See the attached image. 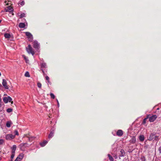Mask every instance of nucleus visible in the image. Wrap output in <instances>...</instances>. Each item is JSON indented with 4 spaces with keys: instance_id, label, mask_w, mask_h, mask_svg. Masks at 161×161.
<instances>
[{
    "instance_id": "nucleus-39",
    "label": "nucleus",
    "mask_w": 161,
    "mask_h": 161,
    "mask_svg": "<svg viewBox=\"0 0 161 161\" xmlns=\"http://www.w3.org/2000/svg\"><path fill=\"white\" fill-rule=\"evenodd\" d=\"M146 119H147V118L144 119L143 121H144Z\"/></svg>"
},
{
    "instance_id": "nucleus-14",
    "label": "nucleus",
    "mask_w": 161,
    "mask_h": 161,
    "mask_svg": "<svg viewBox=\"0 0 161 161\" xmlns=\"http://www.w3.org/2000/svg\"><path fill=\"white\" fill-rule=\"evenodd\" d=\"M19 26L21 28H25V23H20L19 24Z\"/></svg>"
},
{
    "instance_id": "nucleus-11",
    "label": "nucleus",
    "mask_w": 161,
    "mask_h": 161,
    "mask_svg": "<svg viewBox=\"0 0 161 161\" xmlns=\"http://www.w3.org/2000/svg\"><path fill=\"white\" fill-rule=\"evenodd\" d=\"M6 12H12L13 11L14 9L12 7L10 6H8L5 9Z\"/></svg>"
},
{
    "instance_id": "nucleus-6",
    "label": "nucleus",
    "mask_w": 161,
    "mask_h": 161,
    "mask_svg": "<svg viewBox=\"0 0 161 161\" xmlns=\"http://www.w3.org/2000/svg\"><path fill=\"white\" fill-rule=\"evenodd\" d=\"M15 136L11 134H7L5 136V138L7 140H10L14 139Z\"/></svg>"
},
{
    "instance_id": "nucleus-12",
    "label": "nucleus",
    "mask_w": 161,
    "mask_h": 161,
    "mask_svg": "<svg viewBox=\"0 0 161 161\" xmlns=\"http://www.w3.org/2000/svg\"><path fill=\"white\" fill-rule=\"evenodd\" d=\"M116 134L118 136H121L123 135V132L122 130H119L117 131Z\"/></svg>"
},
{
    "instance_id": "nucleus-13",
    "label": "nucleus",
    "mask_w": 161,
    "mask_h": 161,
    "mask_svg": "<svg viewBox=\"0 0 161 161\" xmlns=\"http://www.w3.org/2000/svg\"><path fill=\"white\" fill-rule=\"evenodd\" d=\"M136 141V139L135 137L132 136L131 137V139L130 140L129 142L131 143L134 144Z\"/></svg>"
},
{
    "instance_id": "nucleus-21",
    "label": "nucleus",
    "mask_w": 161,
    "mask_h": 161,
    "mask_svg": "<svg viewBox=\"0 0 161 161\" xmlns=\"http://www.w3.org/2000/svg\"><path fill=\"white\" fill-rule=\"evenodd\" d=\"M25 3V2L24 1L20 0V1L19 3H18V4L19 5L20 4L21 5V6H23L24 5Z\"/></svg>"
},
{
    "instance_id": "nucleus-28",
    "label": "nucleus",
    "mask_w": 161,
    "mask_h": 161,
    "mask_svg": "<svg viewBox=\"0 0 161 161\" xmlns=\"http://www.w3.org/2000/svg\"><path fill=\"white\" fill-rule=\"evenodd\" d=\"M13 111V109H12L11 108H8L7 110V112L8 113H10V112H12Z\"/></svg>"
},
{
    "instance_id": "nucleus-23",
    "label": "nucleus",
    "mask_w": 161,
    "mask_h": 161,
    "mask_svg": "<svg viewBox=\"0 0 161 161\" xmlns=\"http://www.w3.org/2000/svg\"><path fill=\"white\" fill-rule=\"evenodd\" d=\"M108 156L110 161H114L113 158L110 154H108Z\"/></svg>"
},
{
    "instance_id": "nucleus-42",
    "label": "nucleus",
    "mask_w": 161,
    "mask_h": 161,
    "mask_svg": "<svg viewBox=\"0 0 161 161\" xmlns=\"http://www.w3.org/2000/svg\"><path fill=\"white\" fill-rule=\"evenodd\" d=\"M42 72H44V71H43V70H42Z\"/></svg>"
},
{
    "instance_id": "nucleus-20",
    "label": "nucleus",
    "mask_w": 161,
    "mask_h": 161,
    "mask_svg": "<svg viewBox=\"0 0 161 161\" xmlns=\"http://www.w3.org/2000/svg\"><path fill=\"white\" fill-rule=\"evenodd\" d=\"M24 155L23 153H21L17 157L21 160L23 158Z\"/></svg>"
},
{
    "instance_id": "nucleus-16",
    "label": "nucleus",
    "mask_w": 161,
    "mask_h": 161,
    "mask_svg": "<svg viewBox=\"0 0 161 161\" xmlns=\"http://www.w3.org/2000/svg\"><path fill=\"white\" fill-rule=\"evenodd\" d=\"M145 139L144 136L143 135H141L139 136V139L141 142H143L144 141Z\"/></svg>"
},
{
    "instance_id": "nucleus-1",
    "label": "nucleus",
    "mask_w": 161,
    "mask_h": 161,
    "mask_svg": "<svg viewBox=\"0 0 161 161\" xmlns=\"http://www.w3.org/2000/svg\"><path fill=\"white\" fill-rule=\"evenodd\" d=\"M26 49L27 52L29 53H31L32 55H34L35 54V52L30 45H28V47L26 48Z\"/></svg>"
},
{
    "instance_id": "nucleus-32",
    "label": "nucleus",
    "mask_w": 161,
    "mask_h": 161,
    "mask_svg": "<svg viewBox=\"0 0 161 161\" xmlns=\"http://www.w3.org/2000/svg\"><path fill=\"white\" fill-rule=\"evenodd\" d=\"M15 135L18 136L19 135V133L18 131L17 130H14V131Z\"/></svg>"
},
{
    "instance_id": "nucleus-5",
    "label": "nucleus",
    "mask_w": 161,
    "mask_h": 161,
    "mask_svg": "<svg viewBox=\"0 0 161 161\" xmlns=\"http://www.w3.org/2000/svg\"><path fill=\"white\" fill-rule=\"evenodd\" d=\"M3 100L4 103H7L8 102H10L12 100V98L10 96H8V97H4Z\"/></svg>"
},
{
    "instance_id": "nucleus-43",
    "label": "nucleus",
    "mask_w": 161,
    "mask_h": 161,
    "mask_svg": "<svg viewBox=\"0 0 161 161\" xmlns=\"http://www.w3.org/2000/svg\"><path fill=\"white\" fill-rule=\"evenodd\" d=\"M13 103V102H12H12H11V103H12H12Z\"/></svg>"
},
{
    "instance_id": "nucleus-36",
    "label": "nucleus",
    "mask_w": 161,
    "mask_h": 161,
    "mask_svg": "<svg viewBox=\"0 0 161 161\" xmlns=\"http://www.w3.org/2000/svg\"><path fill=\"white\" fill-rule=\"evenodd\" d=\"M113 157L115 159H117L118 158L117 156L116 155H113Z\"/></svg>"
},
{
    "instance_id": "nucleus-25",
    "label": "nucleus",
    "mask_w": 161,
    "mask_h": 161,
    "mask_svg": "<svg viewBox=\"0 0 161 161\" xmlns=\"http://www.w3.org/2000/svg\"><path fill=\"white\" fill-rule=\"evenodd\" d=\"M11 123L10 121H8L6 123V125L7 127H10L11 126Z\"/></svg>"
},
{
    "instance_id": "nucleus-38",
    "label": "nucleus",
    "mask_w": 161,
    "mask_h": 161,
    "mask_svg": "<svg viewBox=\"0 0 161 161\" xmlns=\"http://www.w3.org/2000/svg\"><path fill=\"white\" fill-rule=\"evenodd\" d=\"M143 158L144 159V160H145V157H143L142 158V159Z\"/></svg>"
},
{
    "instance_id": "nucleus-37",
    "label": "nucleus",
    "mask_w": 161,
    "mask_h": 161,
    "mask_svg": "<svg viewBox=\"0 0 161 161\" xmlns=\"http://www.w3.org/2000/svg\"><path fill=\"white\" fill-rule=\"evenodd\" d=\"M57 104H58V107H59V102H58V100L57 99Z\"/></svg>"
},
{
    "instance_id": "nucleus-24",
    "label": "nucleus",
    "mask_w": 161,
    "mask_h": 161,
    "mask_svg": "<svg viewBox=\"0 0 161 161\" xmlns=\"http://www.w3.org/2000/svg\"><path fill=\"white\" fill-rule=\"evenodd\" d=\"M23 56L24 57V59H25L26 63H28L29 62V60L28 59V58L27 57H26L25 55H23Z\"/></svg>"
},
{
    "instance_id": "nucleus-41",
    "label": "nucleus",
    "mask_w": 161,
    "mask_h": 161,
    "mask_svg": "<svg viewBox=\"0 0 161 161\" xmlns=\"http://www.w3.org/2000/svg\"><path fill=\"white\" fill-rule=\"evenodd\" d=\"M2 20H0V23L1 22Z\"/></svg>"
},
{
    "instance_id": "nucleus-9",
    "label": "nucleus",
    "mask_w": 161,
    "mask_h": 161,
    "mask_svg": "<svg viewBox=\"0 0 161 161\" xmlns=\"http://www.w3.org/2000/svg\"><path fill=\"white\" fill-rule=\"evenodd\" d=\"M157 116L156 115H153L149 118V121L150 122H153L157 118Z\"/></svg>"
},
{
    "instance_id": "nucleus-30",
    "label": "nucleus",
    "mask_w": 161,
    "mask_h": 161,
    "mask_svg": "<svg viewBox=\"0 0 161 161\" xmlns=\"http://www.w3.org/2000/svg\"><path fill=\"white\" fill-rule=\"evenodd\" d=\"M45 78H46V79L47 80V81H48V83H50V81H49V77L48 76H47Z\"/></svg>"
},
{
    "instance_id": "nucleus-40",
    "label": "nucleus",
    "mask_w": 161,
    "mask_h": 161,
    "mask_svg": "<svg viewBox=\"0 0 161 161\" xmlns=\"http://www.w3.org/2000/svg\"><path fill=\"white\" fill-rule=\"evenodd\" d=\"M23 20H24V21H25V19H23Z\"/></svg>"
},
{
    "instance_id": "nucleus-4",
    "label": "nucleus",
    "mask_w": 161,
    "mask_h": 161,
    "mask_svg": "<svg viewBox=\"0 0 161 161\" xmlns=\"http://www.w3.org/2000/svg\"><path fill=\"white\" fill-rule=\"evenodd\" d=\"M25 33L29 41H32L33 39V37L32 35L30 32H26Z\"/></svg>"
},
{
    "instance_id": "nucleus-34",
    "label": "nucleus",
    "mask_w": 161,
    "mask_h": 161,
    "mask_svg": "<svg viewBox=\"0 0 161 161\" xmlns=\"http://www.w3.org/2000/svg\"><path fill=\"white\" fill-rule=\"evenodd\" d=\"M21 160L19 159L18 157H17L15 159L14 161H20Z\"/></svg>"
},
{
    "instance_id": "nucleus-10",
    "label": "nucleus",
    "mask_w": 161,
    "mask_h": 161,
    "mask_svg": "<svg viewBox=\"0 0 161 161\" xmlns=\"http://www.w3.org/2000/svg\"><path fill=\"white\" fill-rule=\"evenodd\" d=\"M27 145V143H22L20 144L19 145V147L22 150H23L25 149V147H26V145Z\"/></svg>"
},
{
    "instance_id": "nucleus-33",
    "label": "nucleus",
    "mask_w": 161,
    "mask_h": 161,
    "mask_svg": "<svg viewBox=\"0 0 161 161\" xmlns=\"http://www.w3.org/2000/svg\"><path fill=\"white\" fill-rule=\"evenodd\" d=\"M4 142V140L3 139H0V145L2 144Z\"/></svg>"
},
{
    "instance_id": "nucleus-29",
    "label": "nucleus",
    "mask_w": 161,
    "mask_h": 161,
    "mask_svg": "<svg viewBox=\"0 0 161 161\" xmlns=\"http://www.w3.org/2000/svg\"><path fill=\"white\" fill-rule=\"evenodd\" d=\"M50 96H51V97L52 98H53V99H54L55 98V96H54V95L53 93H50Z\"/></svg>"
},
{
    "instance_id": "nucleus-26",
    "label": "nucleus",
    "mask_w": 161,
    "mask_h": 161,
    "mask_svg": "<svg viewBox=\"0 0 161 161\" xmlns=\"http://www.w3.org/2000/svg\"><path fill=\"white\" fill-rule=\"evenodd\" d=\"M25 76L27 77H29L30 76V75L29 74V73L27 71L25 72Z\"/></svg>"
},
{
    "instance_id": "nucleus-15",
    "label": "nucleus",
    "mask_w": 161,
    "mask_h": 161,
    "mask_svg": "<svg viewBox=\"0 0 161 161\" xmlns=\"http://www.w3.org/2000/svg\"><path fill=\"white\" fill-rule=\"evenodd\" d=\"M48 142V141H44L42 142H41L40 143V145L42 147H44L45 146V145Z\"/></svg>"
},
{
    "instance_id": "nucleus-17",
    "label": "nucleus",
    "mask_w": 161,
    "mask_h": 161,
    "mask_svg": "<svg viewBox=\"0 0 161 161\" xmlns=\"http://www.w3.org/2000/svg\"><path fill=\"white\" fill-rule=\"evenodd\" d=\"M120 153H121L120 154L119 157H123L124 156L125 154V153L123 149H121L120 150Z\"/></svg>"
},
{
    "instance_id": "nucleus-31",
    "label": "nucleus",
    "mask_w": 161,
    "mask_h": 161,
    "mask_svg": "<svg viewBox=\"0 0 161 161\" xmlns=\"http://www.w3.org/2000/svg\"><path fill=\"white\" fill-rule=\"evenodd\" d=\"M37 85L38 87L39 88H41V86H42V84L41 83H39V82L37 84Z\"/></svg>"
},
{
    "instance_id": "nucleus-8",
    "label": "nucleus",
    "mask_w": 161,
    "mask_h": 161,
    "mask_svg": "<svg viewBox=\"0 0 161 161\" xmlns=\"http://www.w3.org/2000/svg\"><path fill=\"white\" fill-rule=\"evenodd\" d=\"M2 85L5 89H8L9 88L8 86L7 85V81L5 80H3Z\"/></svg>"
},
{
    "instance_id": "nucleus-22",
    "label": "nucleus",
    "mask_w": 161,
    "mask_h": 161,
    "mask_svg": "<svg viewBox=\"0 0 161 161\" xmlns=\"http://www.w3.org/2000/svg\"><path fill=\"white\" fill-rule=\"evenodd\" d=\"M4 36L6 38H9L10 37V35L9 33H5Z\"/></svg>"
},
{
    "instance_id": "nucleus-18",
    "label": "nucleus",
    "mask_w": 161,
    "mask_h": 161,
    "mask_svg": "<svg viewBox=\"0 0 161 161\" xmlns=\"http://www.w3.org/2000/svg\"><path fill=\"white\" fill-rule=\"evenodd\" d=\"M41 66L42 68H46L47 67L46 63L43 62L41 63Z\"/></svg>"
},
{
    "instance_id": "nucleus-7",
    "label": "nucleus",
    "mask_w": 161,
    "mask_h": 161,
    "mask_svg": "<svg viewBox=\"0 0 161 161\" xmlns=\"http://www.w3.org/2000/svg\"><path fill=\"white\" fill-rule=\"evenodd\" d=\"M40 44L36 40L33 42V47L36 49H38L39 48Z\"/></svg>"
},
{
    "instance_id": "nucleus-27",
    "label": "nucleus",
    "mask_w": 161,
    "mask_h": 161,
    "mask_svg": "<svg viewBox=\"0 0 161 161\" xmlns=\"http://www.w3.org/2000/svg\"><path fill=\"white\" fill-rule=\"evenodd\" d=\"M20 18H22L23 17H25V13H22L20 15H19Z\"/></svg>"
},
{
    "instance_id": "nucleus-2",
    "label": "nucleus",
    "mask_w": 161,
    "mask_h": 161,
    "mask_svg": "<svg viewBox=\"0 0 161 161\" xmlns=\"http://www.w3.org/2000/svg\"><path fill=\"white\" fill-rule=\"evenodd\" d=\"M11 148L12 151L11 152L12 154L11 156V160L12 161V159L14 158L15 155V151L16 148V146L15 145H14Z\"/></svg>"
},
{
    "instance_id": "nucleus-35",
    "label": "nucleus",
    "mask_w": 161,
    "mask_h": 161,
    "mask_svg": "<svg viewBox=\"0 0 161 161\" xmlns=\"http://www.w3.org/2000/svg\"><path fill=\"white\" fill-rule=\"evenodd\" d=\"M158 151L160 153H161V146L160 147L158 148Z\"/></svg>"
},
{
    "instance_id": "nucleus-3",
    "label": "nucleus",
    "mask_w": 161,
    "mask_h": 161,
    "mask_svg": "<svg viewBox=\"0 0 161 161\" xmlns=\"http://www.w3.org/2000/svg\"><path fill=\"white\" fill-rule=\"evenodd\" d=\"M148 140L150 141L157 140H158V136H156L155 134L151 133L149 136Z\"/></svg>"
},
{
    "instance_id": "nucleus-19",
    "label": "nucleus",
    "mask_w": 161,
    "mask_h": 161,
    "mask_svg": "<svg viewBox=\"0 0 161 161\" xmlns=\"http://www.w3.org/2000/svg\"><path fill=\"white\" fill-rule=\"evenodd\" d=\"M54 131H51L50 132V134L48 136L49 138L50 139L52 138L53 136L54 135Z\"/></svg>"
}]
</instances>
